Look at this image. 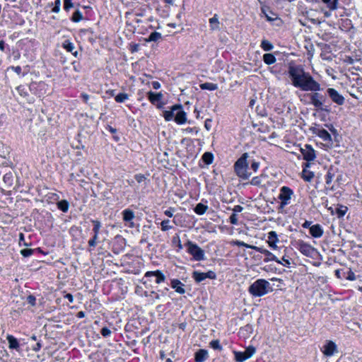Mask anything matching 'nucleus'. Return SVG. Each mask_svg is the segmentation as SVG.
Masks as SVG:
<instances>
[{
	"label": "nucleus",
	"instance_id": "nucleus-1",
	"mask_svg": "<svg viewBox=\"0 0 362 362\" xmlns=\"http://www.w3.org/2000/svg\"><path fill=\"white\" fill-rule=\"evenodd\" d=\"M288 74L294 86L300 88L304 91H317L320 90V85L309 74L305 73L303 69L296 66H290Z\"/></svg>",
	"mask_w": 362,
	"mask_h": 362
},
{
	"label": "nucleus",
	"instance_id": "nucleus-2",
	"mask_svg": "<svg viewBox=\"0 0 362 362\" xmlns=\"http://www.w3.org/2000/svg\"><path fill=\"white\" fill-rule=\"evenodd\" d=\"M247 158L248 153H243L234 165L236 175L243 180L248 179L252 175V172L250 171V168L248 166Z\"/></svg>",
	"mask_w": 362,
	"mask_h": 362
},
{
	"label": "nucleus",
	"instance_id": "nucleus-3",
	"mask_svg": "<svg viewBox=\"0 0 362 362\" xmlns=\"http://www.w3.org/2000/svg\"><path fill=\"white\" fill-rule=\"evenodd\" d=\"M269 286L267 281L258 279L249 287V292L254 296H262L267 293Z\"/></svg>",
	"mask_w": 362,
	"mask_h": 362
},
{
	"label": "nucleus",
	"instance_id": "nucleus-4",
	"mask_svg": "<svg viewBox=\"0 0 362 362\" xmlns=\"http://www.w3.org/2000/svg\"><path fill=\"white\" fill-rule=\"evenodd\" d=\"M255 351L256 349L252 346H248L243 352L234 351L235 360L236 362H243L251 358L255 354Z\"/></svg>",
	"mask_w": 362,
	"mask_h": 362
},
{
	"label": "nucleus",
	"instance_id": "nucleus-5",
	"mask_svg": "<svg viewBox=\"0 0 362 362\" xmlns=\"http://www.w3.org/2000/svg\"><path fill=\"white\" fill-rule=\"evenodd\" d=\"M321 351L325 356H332L338 352L337 345L332 340H327L321 348Z\"/></svg>",
	"mask_w": 362,
	"mask_h": 362
},
{
	"label": "nucleus",
	"instance_id": "nucleus-6",
	"mask_svg": "<svg viewBox=\"0 0 362 362\" xmlns=\"http://www.w3.org/2000/svg\"><path fill=\"white\" fill-rule=\"evenodd\" d=\"M293 194V192L289 187L285 186L281 187L279 195V199L281 200V208H284L285 206L288 204Z\"/></svg>",
	"mask_w": 362,
	"mask_h": 362
},
{
	"label": "nucleus",
	"instance_id": "nucleus-7",
	"mask_svg": "<svg viewBox=\"0 0 362 362\" xmlns=\"http://www.w3.org/2000/svg\"><path fill=\"white\" fill-rule=\"evenodd\" d=\"M187 245L188 252L193 256V257L196 260L199 261L204 259V251L198 245L193 244L191 242H188Z\"/></svg>",
	"mask_w": 362,
	"mask_h": 362
},
{
	"label": "nucleus",
	"instance_id": "nucleus-8",
	"mask_svg": "<svg viewBox=\"0 0 362 362\" xmlns=\"http://www.w3.org/2000/svg\"><path fill=\"white\" fill-rule=\"evenodd\" d=\"M327 93L332 101L337 105H341L344 103V98L340 95L335 89L329 88L327 89Z\"/></svg>",
	"mask_w": 362,
	"mask_h": 362
},
{
	"label": "nucleus",
	"instance_id": "nucleus-9",
	"mask_svg": "<svg viewBox=\"0 0 362 362\" xmlns=\"http://www.w3.org/2000/svg\"><path fill=\"white\" fill-rule=\"evenodd\" d=\"M301 153L305 160L310 161L315 159V154L314 150L310 146L305 145V148H301Z\"/></svg>",
	"mask_w": 362,
	"mask_h": 362
},
{
	"label": "nucleus",
	"instance_id": "nucleus-10",
	"mask_svg": "<svg viewBox=\"0 0 362 362\" xmlns=\"http://www.w3.org/2000/svg\"><path fill=\"white\" fill-rule=\"evenodd\" d=\"M123 220L126 222H129V227L133 228L134 226V223L132 222V220L134 218V213L131 209H125L122 212Z\"/></svg>",
	"mask_w": 362,
	"mask_h": 362
},
{
	"label": "nucleus",
	"instance_id": "nucleus-11",
	"mask_svg": "<svg viewBox=\"0 0 362 362\" xmlns=\"http://www.w3.org/2000/svg\"><path fill=\"white\" fill-rule=\"evenodd\" d=\"M299 250L306 256H310L314 252V248L313 247L304 243H299Z\"/></svg>",
	"mask_w": 362,
	"mask_h": 362
},
{
	"label": "nucleus",
	"instance_id": "nucleus-12",
	"mask_svg": "<svg viewBox=\"0 0 362 362\" xmlns=\"http://www.w3.org/2000/svg\"><path fill=\"white\" fill-rule=\"evenodd\" d=\"M181 108L180 105H174L172 107L171 110H166L163 112V117L167 121L171 120L175 116V112Z\"/></svg>",
	"mask_w": 362,
	"mask_h": 362
},
{
	"label": "nucleus",
	"instance_id": "nucleus-13",
	"mask_svg": "<svg viewBox=\"0 0 362 362\" xmlns=\"http://www.w3.org/2000/svg\"><path fill=\"white\" fill-rule=\"evenodd\" d=\"M171 286L178 293L183 294L185 293V290L183 288L184 284L180 281L173 279L171 281Z\"/></svg>",
	"mask_w": 362,
	"mask_h": 362
},
{
	"label": "nucleus",
	"instance_id": "nucleus-14",
	"mask_svg": "<svg viewBox=\"0 0 362 362\" xmlns=\"http://www.w3.org/2000/svg\"><path fill=\"white\" fill-rule=\"evenodd\" d=\"M6 339L8 340V342L9 349L17 350L19 348V342L18 339L13 335L8 334L6 337Z\"/></svg>",
	"mask_w": 362,
	"mask_h": 362
},
{
	"label": "nucleus",
	"instance_id": "nucleus-15",
	"mask_svg": "<svg viewBox=\"0 0 362 362\" xmlns=\"http://www.w3.org/2000/svg\"><path fill=\"white\" fill-rule=\"evenodd\" d=\"M175 121L178 124H183L186 122V113L180 109L176 110Z\"/></svg>",
	"mask_w": 362,
	"mask_h": 362
},
{
	"label": "nucleus",
	"instance_id": "nucleus-16",
	"mask_svg": "<svg viewBox=\"0 0 362 362\" xmlns=\"http://www.w3.org/2000/svg\"><path fill=\"white\" fill-rule=\"evenodd\" d=\"M209 22L212 30L220 29V22L217 14H215L212 18H209Z\"/></svg>",
	"mask_w": 362,
	"mask_h": 362
},
{
	"label": "nucleus",
	"instance_id": "nucleus-17",
	"mask_svg": "<svg viewBox=\"0 0 362 362\" xmlns=\"http://www.w3.org/2000/svg\"><path fill=\"white\" fill-rule=\"evenodd\" d=\"M310 234L315 238H320L322 235L323 230L319 225H314L310 228Z\"/></svg>",
	"mask_w": 362,
	"mask_h": 362
},
{
	"label": "nucleus",
	"instance_id": "nucleus-18",
	"mask_svg": "<svg viewBox=\"0 0 362 362\" xmlns=\"http://www.w3.org/2000/svg\"><path fill=\"white\" fill-rule=\"evenodd\" d=\"M208 356V351L204 349H200L195 354L196 362H204Z\"/></svg>",
	"mask_w": 362,
	"mask_h": 362
},
{
	"label": "nucleus",
	"instance_id": "nucleus-19",
	"mask_svg": "<svg viewBox=\"0 0 362 362\" xmlns=\"http://www.w3.org/2000/svg\"><path fill=\"white\" fill-rule=\"evenodd\" d=\"M146 276H156V282L157 284H160V282H162L165 280L164 275L160 271L148 272L146 273Z\"/></svg>",
	"mask_w": 362,
	"mask_h": 362
},
{
	"label": "nucleus",
	"instance_id": "nucleus-20",
	"mask_svg": "<svg viewBox=\"0 0 362 362\" xmlns=\"http://www.w3.org/2000/svg\"><path fill=\"white\" fill-rule=\"evenodd\" d=\"M62 47L67 52H71L74 56L77 55L76 51L74 52V49H75L74 44L71 42H70L69 40H64V42L62 44Z\"/></svg>",
	"mask_w": 362,
	"mask_h": 362
},
{
	"label": "nucleus",
	"instance_id": "nucleus-21",
	"mask_svg": "<svg viewBox=\"0 0 362 362\" xmlns=\"http://www.w3.org/2000/svg\"><path fill=\"white\" fill-rule=\"evenodd\" d=\"M254 250L269 257V260H274V261L280 263V261L279 259H277L276 257L272 252L268 251L267 250L263 249L262 247H254Z\"/></svg>",
	"mask_w": 362,
	"mask_h": 362
},
{
	"label": "nucleus",
	"instance_id": "nucleus-22",
	"mask_svg": "<svg viewBox=\"0 0 362 362\" xmlns=\"http://www.w3.org/2000/svg\"><path fill=\"white\" fill-rule=\"evenodd\" d=\"M57 208L64 213L68 211L69 208V203L66 199H62L57 203Z\"/></svg>",
	"mask_w": 362,
	"mask_h": 362
},
{
	"label": "nucleus",
	"instance_id": "nucleus-23",
	"mask_svg": "<svg viewBox=\"0 0 362 362\" xmlns=\"http://www.w3.org/2000/svg\"><path fill=\"white\" fill-rule=\"evenodd\" d=\"M148 100L154 104L157 101H160L163 98V94L161 93H154L151 91L148 93Z\"/></svg>",
	"mask_w": 362,
	"mask_h": 362
},
{
	"label": "nucleus",
	"instance_id": "nucleus-24",
	"mask_svg": "<svg viewBox=\"0 0 362 362\" xmlns=\"http://www.w3.org/2000/svg\"><path fill=\"white\" fill-rule=\"evenodd\" d=\"M263 61L265 64L270 65L274 64L276 59L274 54L267 53L263 55Z\"/></svg>",
	"mask_w": 362,
	"mask_h": 362
},
{
	"label": "nucleus",
	"instance_id": "nucleus-25",
	"mask_svg": "<svg viewBox=\"0 0 362 362\" xmlns=\"http://www.w3.org/2000/svg\"><path fill=\"white\" fill-rule=\"evenodd\" d=\"M311 102L315 107L322 108V103L319 98L318 93H315L311 95Z\"/></svg>",
	"mask_w": 362,
	"mask_h": 362
},
{
	"label": "nucleus",
	"instance_id": "nucleus-26",
	"mask_svg": "<svg viewBox=\"0 0 362 362\" xmlns=\"http://www.w3.org/2000/svg\"><path fill=\"white\" fill-rule=\"evenodd\" d=\"M200 88L202 90H215L218 89V85L213 83H204L200 84Z\"/></svg>",
	"mask_w": 362,
	"mask_h": 362
},
{
	"label": "nucleus",
	"instance_id": "nucleus-27",
	"mask_svg": "<svg viewBox=\"0 0 362 362\" xmlns=\"http://www.w3.org/2000/svg\"><path fill=\"white\" fill-rule=\"evenodd\" d=\"M207 209L206 205L199 203L195 206L194 211L199 215H202L206 211Z\"/></svg>",
	"mask_w": 362,
	"mask_h": 362
},
{
	"label": "nucleus",
	"instance_id": "nucleus-28",
	"mask_svg": "<svg viewBox=\"0 0 362 362\" xmlns=\"http://www.w3.org/2000/svg\"><path fill=\"white\" fill-rule=\"evenodd\" d=\"M262 13L269 21H272L277 19V15L270 11L262 9Z\"/></svg>",
	"mask_w": 362,
	"mask_h": 362
},
{
	"label": "nucleus",
	"instance_id": "nucleus-29",
	"mask_svg": "<svg viewBox=\"0 0 362 362\" xmlns=\"http://www.w3.org/2000/svg\"><path fill=\"white\" fill-rule=\"evenodd\" d=\"M3 181L4 183L10 187L13 185V175L11 172L6 173L3 177Z\"/></svg>",
	"mask_w": 362,
	"mask_h": 362
},
{
	"label": "nucleus",
	"instance_id": "nucleus-30",
	"mask_svg": "<svg viewBox=\"0 0 362 362\" xmlns=\"http://www.w3.org/2000/svg\"><path fill=\"white\" fill-rule=\"evenodd\" d=\"M205 275V273H202L199 272H194L192 274L193 278L198 283L206 279Z\"/></svg>",
	"mask_w": 362,
	"mask_h": 362
},
{
	"label": "nucleus",
	"instance_id": "nucleus-31",
	"mask_svg": "<svg viewBox=\"0 0 362 362\" xmlns=\"http://www.w3.org/2000/svg\"><path fill=\"white\" fill-rule=\"evenodd\" d=\"M161 37V34L160 33H158V32H153L150 34V35L148 36V37L147 39H146V41L147 42H156L157 40H158L159 39H160Z\"/></svg>",
	"mask_w": 362,
	"mask_h": 362
},
{
	"label": "nucleus",
	"instance_id": "nucleus-32",
	"mask_svg": "<svg viewBox=\"0 0 362 362\" xmlns=\"http://www.w3.org/2000/svg\"><path fill=\"white\" fill-rule=\"evenodd\" d=\"M45 86V83L42 82L37 83V82H32L29 86L30 90L34 94H37L36 89L37 87H42Z\"/></svg>",
	"mask_w": 362,
	"mask_h": 362
},
{
	"label": "nucleus",
	"instance_id": "nucleus-33",
	"mask_svg": "<svg viewBox=\"0 0 362 362\" xmlns=\"http://www.w3.org/2000/svg\"><path fill=\"white\" fill-rule=\"evenodd\" d=\"M50 6H53V8L52 9V11L53 13H59L60 11L61 8V1L60 0H55L54 3H51L49 4Z\"/></svg>",
	"mask_w": 362,
	"mask_h": 362
},
{
	"label": "nucleus",
	"instance_id": "nucleus-34",
	"mask_svg": "<svg viewBox=\"0 0 362 362\" xmlns=\"http://www.w3.org/2000/svg\"><path fill=\"white\" fill-rule=\"evenodd\" d=\"M261 47L264 51H269V50H272L274 47H273L272 44L270 42H269L267 40H264L262 41Z\"/></svg>",
	"mask_w": 362,
	"mask_h": 362
},
{
	"label": "nucleus",
	"instance_id": "nucleus-35",
	"mask_svg": "<svg viewBox=\"0 0 362 362\" xmlns=\"http://www.w3.org/2000/svg\"><path fill=\"white\" fill-rule=\"evenodd\" d=\"M83 19V14L81 11H76L73 15H72V17L71 18V20L73 21V22H79L81 20Z\"/></svg>",
	"mask_w": 362,
	"mask_h": 362
},
{
	"label": "nucleus",
	"instance_id": "nucleus-36",
	"mask_svg": "<svg viewBox=\"0 0 362 362\" xmlns=\"http://www.w3.org/2000/svg\"><path fill=\"white\" fill-rule=\"evenodd\" d=\"M318 135L323 139L325 141L329 140L331 139L330 134L325 129H321L319 131Z\"/></svg>",
	"mask_w": 362,
	"mask_h": 362
},
{
	"label": "nucleus",
	"instance_id": "nucleus-37",
	"mask_svg": "<svg viewBox=\"0 0 362 362\" xmlns=\"http://www.w3.org/2000/svg\"><path fill=\"white\" fill-rule=\"evenodd\" d=\"M202 159L206 164H210L212 163L213 156L211 153L206 152L204 153Z\"/></svg>",
	"mask_w": 362,
	"mask_h": 362
},
{
	"label": "nucleus",
	"instance_id": "nucleus-38",
	"mask_svg": "<svg viewBox=\"0 0 362 362\" xmlns=\"http://www.w3.org/2000/svg\"><path fill=\"white\" fill-rule=\"evenodd\" d=\"M314 177V174L312 172H310L306 170H303V177L306 181H310Z\"/></svg>",
	"mask_w": 362,
	"mask_h": 362
},
{
	"label": "nucleus",
	"instance_id": "nucleus-39",
	"mask_svg": "<svg viewBox=\"0 0 362 362\" xmlns=\"http://www.w3.org/2000/svg\"><path fill=\"white\" fill-rule=\"evenodd\" d=\"M348 208L344 206H340L339 208L337 209V214L339 217H342L345 215V214L347 212Z\"/></svg>",
	"mask_w": 362,
	"mask_h": 362
},
{
	"label": "nucleus",
	"instance_id": "nucleus-40",
	"mask_svg": "<svg viewBox=\"0 0 362 362\" xmlns=\"http://www.w3.org/2000/svg\"><path fill=\"white\" fill-rule=\"evenodd\" d=\"M64 1V9L66 11H69L71 8L74 7V4L72 2V0H63Z\"/></svg>",
	"mask_w": 362,
	"mask_h": 362
},
{
	"label": "nucleus",
	"instance_id": "nucleus-41",
	"mask_svg": "<svg viewBox=\"0 0 362 362\" xmlns=\"http://www.w3.org/2000/svg\"><path fill=\"white\" fill-rule=\"evenodd\" d=\"M322 1L327 4V7L331 10L337 8V0L331 1V0H322Z\"/></svg>",
	"mask_w": 362,
	"mask_h": 362
},
{
	"label": "nucleus",
	"instance_id": "nucleus-42",
	"mask_svg": "<svg viewBox=\"0 0 362 362\" xmlns=\"http://www.w3.org/2000/svg\"><path fill=\"white\" fill-rule=\"evenodd\" d=\"M18 93L23 97H26L28 95V92L24 86H19L16 88Z\"/></svg>",
	"mask_w": 362,
	"mask_h": 362
},
{
	"label": "nucleus",
	"instance_id": "nucleus-43",
	"mask_svg": "<svg viewBox=\"0 0 362 362\" xmlns=\"http://www.w3.org/2000/svg\"><path fill=\"white\" fill-rule=\"evenodd\" d=\"M127 98H128V95L127 93H119V95H117L115 97V100L117 103H122Z\"/></svg>",
	"mask_w": 362,
	"mask_h": 362
},
{
	"label": "nucleus",
	"instance_id": "nucleus-44",
	"mask_svg": "<svg viewBox=\"0 0 362 362\" xmlns=\"http://www.w3.org/2000/svg\"><path fill=\"white\" fill-rule=\"evenodd\" d=\"M171 228V226H170V221L164 220L161 222V229L164 231L168 230Z\"/></svg>",
	"mask_w": 362,
	"mask_h": 362
},
{
	"label": "nucleus",
	"instance_id": "nucleus-45",
	"mask_svg": "<svg viewBox=\"0 0 362 362\" xmlns=\"http://www.w3.org/2000/svg\"><path fill=\"white\" fill-rule=\"evenodd\" d=\"M95 223V226H94V231H95V235H94V240H92V246L94 245V243H95V240L97 239L98 238V230L100 227V223L99 222H94Z\"/></svg>",
	"mask_w": 362,
	"mask_h": 362
},
{
	"label": "nucleus",
	"instance_id": "nucleus-46",
	"mask_svg": "<svg viewBox=\"0 0 362 362\" xmlns=\"http://www.w3.org/2000/svg\"><path fill=\"white\" fill-rule=\"evenodd\" d=\"M21 254L23 257H30V255H32L33 254V250H32V249H23V250H21Z\"/></svg>",
	"mask_w": 362,
	"mask_h": 362
},
{
	"label": "nucleus",
	"instance_id": "nucleus-47",
	"mask_svg": "<svg viewBox=\"0 0 362 362\" xmlns=\"http://www.w3.org/2000/svg\"><path fill=\"white\" fill-rule=\"evenodd\" d=\"M210 346L214 349H218V350H221L222 349V347L220 345V343H219V341L218 340H213L210 342Z\"/></svg>",
	"mask_w": 362,
	"mask_h": 362
},
{
	"label": "nucleus",
	"instance_id": "nucleus-48",
	"mask_svg": "<svg viewBox=\"0 0 362 362\" xmlns=\"http://www.w3.org/2000/svg\"><path fill=\"white\" fill-rule=\"evenodd\" d=\"M26 301L30 305L34 306L36 303V298L33 295H29L26 298Z\"/></svg>",
	"mask_w": 362,
	"mask_h": 362
},
{
	"label": "nucleus",
	"instance_id": "nucleus-49",
	"mask_svg": "<svg viewBox=\"0 0 362 362\" xmlns=\"http://www.w3.org/2000/svg\"><path fill=\"white\" fill-rule=\"evenodd\" d=\"M135 180L139 183L144 182L146 180V177L144 175L142 174H137L134 176Z\"/></svg>",
	"mask_w": 362,
	"mask_h": 362
},
{
	"label": "nucleus",
	"instance_id": "nucleus-50",
	"mask_svg": "<svg viewBox=\"0 0 362 362\" xmlns=\"http://www.w3.org/2000/svg\"><path fill=\"white\" fill-rule=\"evenodd\" d=\"M272 240L278 241L277 235H276V232H274V231H271L269 233L267 242L269 243V241H272Z\"/></svg>",
	"mask_w": 362,
	"mask_h": 362
},
{
	"label": "nucleus",
	"instance_id": "nucleus-51",
	"mask_svg": "<svg viewBox=\"0 0 362 362\" xmlns=\"http://www.w3.org/2000/svg\"><path fill=\"white\" fill-rule=\"evenodd\" d=\"M101 334L103 337H106L110 335L111 331L107 327H103L101 329Z\"/></svg>",
	"mask_w": 362,
	"mask_h": 362
},
{
	"label": "nucleus",
	"instance_id": "nucleus-52",
	"mask_svg": "<svg viewBox=\"0 0 362 362\" xmlns=\"http://www.w3.org/2000/svg\"><path fill=\"white\" fill-rule=\"evenodd\" d=\"M230 222L233 225H236L238 223V218L236 214H232L230 217Z\"/></svg>",
	"mask_w": 362,
	"mask_h": 362
},
{
	"label": "nucleus",
	"instance_id": "nucleus-53",
	"mask_svg": "<svg viewBox=\"0 0 362 362\" xmlns=\"http://www.w3.org/2000/svg\"><path fill=\"white\" fill-rule=\"evenodd\" d=\"M332 180H333V175L332 174L331 172L329 171L326 175L327 185H329L332 182Z\"/></svg>",
	"mask_w": 362,
	"mask_h": 362
},
{
	"label": "nucleus",
	"instance_id": "nucleus-54",
	"mask_svg": "<svg viewBox=\"0 0 362 362\" xmlns=\"http://www.w3.org/2000/svg\"><path fill=\"white\" fill-rule=\"evenodd\" d=\"M205 274L206 279L209 278L211 279H214L216 276V274L213 271H209L208 272L205 273Z\"/></svg>",
	"mask_w": 362,
	"mask_h": 362
},
{
	"label": "nucleus",
	"instance_id": "nucleus-55",
	"mask_svg": "<svg viewBox=\"0 0 362 362\" xmlns=\"http://www.w3.org/2000/svg\"><path fill=\"white\" fill-rule=\"evenodd\" d=\"M259 166V163L253 161L251 163V167L250 168V171L252 170L253 172H256Z\"/></svg>",
	"mask_w": 362,
	"mask_h": 362
},
{
	"label": "nucleus",
	"instance_id": "nucleus-56",
	"mask_svg": "<svg viewBox=\"0 0 362 362\" xmlns=\"http://www.w3.org/2000/svg\"><path fill=\"white\" fill-rule=\"evenodd\" d=\"M11 69L13 70L18 75H21L22 73V69L20 66H11Z\"/></svg>",
	"mask_w": 362,
	"mask_h": 362
},
{
	"label": "nucleus",
	"instance_id": "nucleus-57",
	"mask_svg": "<svg viewBox=\"0 0 362 362\" xmlns=\"http://www.w3.org/2000/svg\"><path fill=\"white\" fill-rule=\"evenodd\" d=\"M42 348V344L38 341L33 347V350L34 351H39L40 350V349Z\"/></svg>",
	"mask_w": 362,
	"mask_h": 362
},
{
	"label": "nucleus",
	"instance_id": "nucleus-58",
	"mask_svg": "<svg viewBox=\"0 0 362 362\" xmlns=\"http://www.w3.org/2000/svg\"><path fill=\"white\" fill-rule=\"evenodd\" d=\"M251 184L253 185H258L260 184V182H259V180L258 177H254L252 180H251Z\"/></svg>",
	"mask_w": 362,
	"mask_h": 362
},
{
	"label": "nucleus",
	"instance_id": "nucleus-59",
	"mask_svg": "<svg viewBox=\"0 0 362 362\" xmlns=\"http://www.w3.org/2000/svg\"><path fill=\"white\" fill-rule=\"evenodd\" d=\"M64 298L67 299L70 303L73 302V296L71 293H66Z\"/></svg>",
	"mask_w": 362,
	"mask_h": 362
},
{
	"label": "nucleus",
	"instance_id": "nucleus-60",
	"mask_svg": "<svg viewBox=\"0 0 362 362\" xmlns=\"http://www.w3.org/2000/svg\"><path fill=\"white\" fill-rule=\"evenodd\" d=\"M152 86H153V88L154 89H158V88H160V83H159V82H158V81H153V82L152 83Z\"/></svg>",
	"mask_w": 362,
	"mask_h": 362
},
{
	"label": "nucleus",
	"instance_id": "nucleus-61",
	"mask_svg": "<svg viewBox=\"0 0 362 362\" xmlns=\"http://www.w3.org/2000/svg\"><path fill=\"white\" fill-rule=\"evenodd\" d=\"M243 210V207L241 206L237 205L234 207L233 211L235 214L236 212H240Z\"/></svg>",
	"mask_w": 362,
	"mask_h": 362
},
{
	"label": "nucleus",
	"instance_id": "nucleus-62",
	"mask_svg": "<svg viewBox=\"0 0 362 362\" xmlns=\"http://www.w3.org/2000/svg\"><path fill=\"white\" fill-rule=\"evenodd\" d=\"M347 279L349 280H354L355 279V275L353 272H349V276H347Z\"/></svg>",
	"mask_w": 362,
	"mask_h": 362
},
{
	"label": "nucleus",
	"instance_id": "nucleus-63",
	"mask_svg": "<svg viewBox=\"0 0 362 362\" xmlns=\"http://www.w3.org/2000/svg\"><path fill=\"white\" fill-rule=\"evenodd\" d=\"M5 49V42L4 40H0V50L4 52Z\"/></svg>",
	"mask_w": 362,
	"mask_h": 362
},
{
	"label": "nucleus",
	"instance_id": "nucleus-64",
	"mask_svg": "<svg viewBox=\"0 0 362 362\" xmlns=\"http://www.w3.org/2000/svg\"><path fill=\"white\" fill-rule=\"evenodd\" d=\"M277 241H274V240H272V241H269V245L270 247H273V248H276V243Z\"/></svg>",
	"mask_w": 362,
	"mask_h": 362
}]
</instances>
